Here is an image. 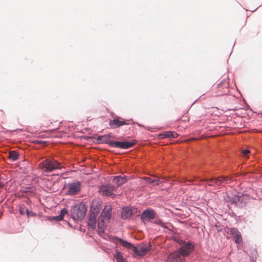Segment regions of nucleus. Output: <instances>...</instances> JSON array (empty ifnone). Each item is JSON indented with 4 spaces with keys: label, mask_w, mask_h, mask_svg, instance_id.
Segmentation results:
<instances>
[{
    "label": "nucleus",
    "mask_w": 262,
    "mask_h": 262,
    "mask_svg": "<svg viewBox=\"0 0 262 262\" xmlns=\"http://www.w3.org/2000/svg\"><path fill=\"white\" fill-rule=\"evenodd\" d=\"M116 239L117 242H119L123 247L132 250L134 252L135 256H143L150 250V246L146 244H140L135 246L131 243L119 237H116Z\"/></svg>",
    "instance_id": "1"
},
{
    "label": "nucleus",
    "mask_w": 262,
    "mask_h": 262,
    "mask_svg": "<svg viewBox=\"0 0 262 262\" xmlns=\"http://www.w3.org/2000/svg\"><path fill=\"white\" fill-rule=\"evenodd\" d=\"M39 168L44 172H50L61 168V164L54 159H47L38 165Z\"/></svg>",
    "instance_id": "2"
},
{
    "label": "nucleus",
    "mask_w": 262,
    "mask_h": 262,
    "mask_svg": "<svg viewBox=\"0 0 262 262\" xmlns=\"http://www.w3.org/2000/svg\"><path fill=\"white\" fill-rule=\"evenodd\" d=\"M87 210L86 207L83 203H79L72 207L71 209V215L72 219L76 221L84 219Z\"/></svg>",
    "instance_id": "3"
},
{
    "label": "nucleus",
    "mask_w": 262,
    "mask_h": 262,
    "mask_svg": "<svg viewBox=\"0 0 262 262\" xmlns=\"http://www.w3.org/2000/svg\"><path fill=\"white\" fill-rule=\"evenodd\" d=\"M177 242L180 246L178 251L181 256L186 257L193 251L194 246L192 243L184 241L182 239H178Z\"/></svg>",
    "instance_id": "4"
},
{
    "label": "nucleus",
    "mask_w": 262,
    "mask_h": 262,
    "mask_svg": "<svg viewBox=\"0 0 262 262\" xmlns=\"http://www.w3.org/2000/svg\"><path fill=\"white\" fill-rule=\"evenodd\" d=\"M102 139L103 141L107 143L111 147L120 148L122 149H127L130 148L136 144L135 141L118 142L109 140V138L107 136L102 137Z\"/></svg>",
    "instance_id": "5"
},
{
    "label": "nucleus",
    "mask_w": 262,
    "mask_h": 262,
    "mask_svg": "<svg viewBox=\"0 0 262 262\" xmlns=\"http://www.w3.org/2000/svg\"><path fill=\"white\" fill-rule=\"evenodd\" d=\"M81 185L80 182L74 181L68 183L66 189H67V194L70 195L77 194L81 190Z\"/></svg>",
    "instance_id": "6"
},
{
    "label": "nucleus",
    "mask_w": 262,
    "mask_h": 262,
    "mask_svg": "<svg viewBox=\"0 0 262 262\" xmlns=\"http://www.w3.org/2000/svg\"><path fill=\"white\" fill-rule=\"evenodd\" d=\"M228 83L225 81H222L216 87L214 96H219L226 94L228 92Z\"/></svg>",
    "instance_id": "7"
},
{
    "label": "nucleus",
    "mask_w": 262,
    "mask_h": 262,
    "mask_svg": "<svg viewBox=\"0 0 262 262\" xmlns=\"http://www.w3.org/2000/svg\"><path fill=\"white\" fill-rule=\"evenodd\" d=\"M129 121H126L120 117H116L109 122V125L112 128H117L121 126L128 125Z\"/></svg>",
    "instance_id": "8"
},
{
    "label": "nucleus",
    "mask_w": 262,
    "mask_h": 262,
    "mask_svg": "<svg viewBox=\"0 0 262 262\" xmlns=\"http://www.w3.org/2000/svg\"><path fill=\"white\" fill-rule=\"evenodd\" d=\"M112 207L111 205H106L99 218L105 222H109L112 214Z\"/></svg>",
    "instance_id": "9"
},
{
    "label": "nucleus",
    "mask_w": 262,
    "mask_h": 262,
    "mask_svg": "<svg viewBox=\"0 0 262 262\" xmlns=\"http://www.w3.org/2000/svg\"><path fill=\"white\" fill-rule=\"evenodd\" d=\"M114 187L111 185L102 186L100 188L101 193L106 196H113L114 193Z\"/></svg>",
    "instance_id": "10"
},
{
    "label": "nucleus",
    "mask_w": 262,
    "mask_h": 262,
    "mask_svg": "<svg viewBox=\"0 0 262 262\" xmlns=\"http://www.w3.org/2000/svg\"><path fill=\"white\" fill-rule=\"evenodd\" d=\"M231 234L234 238L235 243L240 245L242 244V237L240 232L236 228H232L230 231Z\"/></svg>",
    "instance_id": "11"
},
{
    "label": "nucleus",
    "mask_w": 262,
    "mask_h": 262,
    "mask_svg": "<svg viewBox=\"0 0 262 262\" xmlns=\"http://www.w3.org/2000/svg\"><path fill=\"white\" fill-rule=\"evenodd\" d=\"M155 216V212L152 210L147 209L144 211L141 214V220L144 222L149 221L150 220L154 219Z\"/></svg>",
    "instance_id": "12"
},
{
    "label": "nucleus",
    "mask_w": 262,
    "mask_h": 262,
    "mask_svg": "<svg viewBox=\"0 0 262 262\" xmlns=\"http://www.w3.org/2000/svg\"><path fill=\"white\" fill-rule=\"evenodd\" d=\"M181 255L179 253V251H175L170 253L168 257L167 262H182V258Z\"/></svg>",
    "instance_id": "13"
},
{
    "label": "nucleus",
    "mask_w": 262,
    "mask_h": 262,
    "mask_svg": "<svg viewBox=\"0 0 262 262\" xmlns=\"http://www.w3.org/2000/svg\"><path fill=\"white\" fill-rule=\"evenodd\" d=\"M178 135L177 133L171 131L165 132L158 135V138L160 139H163L166 138H177Z\"/></svg>",
    "instance_id": "14"
},
{
    "label": "nucleus",
    "mask_w": 262,
    "mask_h": 262,
    "mask_svg": "<svg viewBox=\"0 0 262 262\" xmlns=\"http://www.w3.org/2000/svg\"><path fill=\"white\" fill-rule=\"evenodd\" d=\"M113 181L117 186H120L127 182V179L125 176H118L114 177Z\"/></svg>",
    "instance_id": "15"
},
{
    "label": "nucleus",
    "mask_w": 262,
    "mask_h": 262,
    "mask_svg": "<svg viewBox=\"0 0 262 262\" xmlns=\"http://www.w3.org/2000/svg\"><path fill=\"white\" fill-rule=\"evenodd\" d=\"M96 218L97 214L93 212L90 214L88 221V225L92 229H94L96 227Z\"/></svg>",
    "instance_id": "16"
},
{
    "label": "nucleus",
    "mask_w": 262,
    "mask_h": 262,
    "mask_svg": "<svg viewBox=\"0 0 262 262\" xmlns=\"http://www.w3.org/2000/svg\"><path fill=\"white\" fill-rule=\"evenodd\" d=\"M108 223V222H104L103 220H101L100 218L98 219V233L100 235L104 233Z\"/></svg>",
    "instance_id": "17"
},
{
    "label": "nucleus",
    "mask_w": 262,
    "mask_h": 262,
    "mask_svg": "<svg viewBox=\"0 0 262 262\" xmlns=\"http://www.w3.org/2000/svg\"><path fill=\"white\" fill-rule=\"evenodd\" d=\"M132 214V211L129 208L126 207L122 209L121 212V217L123 219H126L130 217Z\"/></svg>",
    "instance_id": "18"
},
{
    "label": "nucleus",
    "mask_w": 262,
    "mask_h": 262,
    "mask_svg": "<svg viewBox=\"0 0 262 262\" xmlns=\"http://www.w3.org/2000/svg\"><path fill=\"white\" fill-rule=\"evenodd\" d=\"M231 180V178L228 176L220 177L217 178L218 181H217V182H218V186H220L223 184H228L230 182Z\"/></svg>",
    "instance_id": "19"
},
{
    "label": "nucleus",
    "mask_w": 262,
    "mask_h": 262,
    "mask_svg": "<svg viewBox=\"0 0 262 262\" xmlns=\"http://www.w3.org/2000/svg\"><path fill=\"white\" fill-rule=\"evenodd\" d=\"M144 180L147 181V183L152 184L154 186L158 185L160 183V181L157 179H152L150 178L145 177Z\"/></svg>",
    "instance_id": "20"
},
{
    "label": "nucleus",
    "mask_w": 262,
    "mask_h": 262,
    "mask_svg": "<svg viewBox=\"0 0 262 262\" xmlns=\"http://www.w3.org/2000/svg\"><path fill=\"white\" fill-rule=\"evenodd\" d=\"M68 213V210L66 208H64V209H62L61 211H60V213L59 215L58 216H56L55 217V219L56 220V221H61L62 220H63V216L66 214H67Z\"/></svg>",
    "instance_id": "21"
},
{
    "label": "nucleus",
    "mask_w": 262,
    "mask_h": 262,
    "mask_svg": "<svg viewBox=\"0 0 262 262\" xmlns=\"http://www.w3.org/2000/svg\"><path fill=\"white\" fill-rule=\"evenodd\" d=\"M114 256L116 259L117 262H125L122 253L120 252L116 251L114 254Z\"/></svg>",
    "instance_id": "22"
},
{
    "label": "nucleus",
    "mask_w": 262,
    "mask_h": 262,
    "mask_svg": "<svg viewBox=\"0 0 262 262\" xmlns=\"http://www.w3.org/2000/svg\"><path fill=\"white\" fill-rule=\"evenodd\" d=\"M8 157L13 161H15L18 158L19 154L16 151H11L9 153Z\"/></svg>",
    "instance_id": "23"
},
{
    "label": "nucleus",
    "mask_w": 262,
    "mask_h": 262,
    "mask_svg": "<svg viewBox=\"0 0 262 262\" xmlns=\"http://www.w3.org/2000/svg\"><path fill=\"white\" fill-rule=\"evenodd\" d=\"M207 184L209 186H218L217 178H212L206 180Z\"/></svg>",
    "instance_id": "24"
},
{
    "label": "nucleus",
    "mask_w": 262,
    "mask_h": 262,
    "mask_svg": "<svg viewBox=\"0 0 262 262\" xmlns=\"http://www.w3.org/2000/svg\"><path fill=\"white\" fill-rule=\"evenodd\" d=\"M28 208H26L24 205H21L19 208V212L20 214L24 215L26 214Z\"/></svg>",
    "instance_id": "25"
},
{
    "label": "nucleus",
    "mask_w": 262,
    "mask_h": 262,
    "mask_svg": "<svg viewBox=\"0 0 262 262\" xmlns=\"http://www.w3.org/2000/svg\"><path fill=\"white\" fill-rule=\"evenodd\" d=\"M250 153V150L248 149H245L242 151V154L243 157H246Z\"/></svg>",
    "instance_id": "26"
},
{
    "label": "nucleus",
    "mask_w": 262,
    "mask_h": 262,
    "mask_svg": "<svg viewBox=\"0 0 262 262\" xmlns=\"http://www.w3.org/2000/svg\"><path fill=\"white\" fill-rule=\"evenodd\" d=\"M26 214L27 215V216L28 217H30V216H33L35 215V213H33V212L32 211H30L29 209L28 208L27 209V212H26Z\"/></svg>",
    "instance_id": "27"
},
{
    "label": "nucleus",
    "mask_w": 262,
    "mask_h": 262,
    "mask_svg": "<svg viewBox=\"0 0 262 262\" xmlns=\"http://www.w3.org/2000/svg\"><path fill=\"white\" fill-rule=\"evenodd\" d=\"M155 223L157 224H159L160 225H161V226L162 227H165V225H164V223H163L160 220H158V221H157L156 222H155Z\"/></svg>",
    "instance_id": "28"
},
{
    "label": "nucleus",
    "mask_w": 262,
    "mask_h": 262,
    "mask_svg": "<svg viewBox=\"0 0 262 262\" xmlns=\"http://www.w3.org/2000/svg\"><path fill=\"white\" fill-rule=\"evenodd\" d=\"M0 113H1L2 115L4 114V112L2 111H1Z\"/></svg>",
    "instance_id": "29"
},
{
    "label": "nucleus",
    "mask_w": 262,
    "mask_h": 262,
    "mask_svg": "<svg viewBox=\"0 0 262 262\" xmlns=\"http://www.w3.org/2000/svg\"><path fill=\"white\" fill-rule=\"evenodd\" d=\"M206 180H202V181H207Z\"/></svg>",
    "instance_id": "30"
}]
</instances>
